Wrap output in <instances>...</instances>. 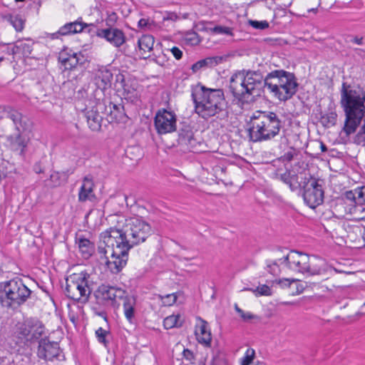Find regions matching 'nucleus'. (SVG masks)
Returning a JSON list of instances; mask_svg holds the SVG:
<instances>
[{"label": "nucleus", "mask_w": 365, "mask_h": 365, "mask_svg": "<svg viewBox=\"0 0 365 365\" xmlns=\"http://www.w3.org/2000/svg\"><path fill=\"white\" fill-rule=\"evenodd\" d=\"M115 232L119 234L120 242H116L115 270L118 272L125 267L130 250L143 242L151 235V227L138 217H126L115 214Z\"/></svg>", "instance_id": "f257e3e1"}, {"label": "nucleus", "mask_w": 365, "mask_h": 365, "mask_svg": "<svg viewBox=\"0 0 365 365\" xmlns=\"http://www.w3.org/2000/svg\"><path fill=\"white\" fill-rule=\"evenodd\" d=\"M340 104L345 114L343 131L347 136L356 132L363 120L365 132V90L360 86H351L343 83Z\"/></svg>", "instance_id": "f03ea898"}, {"label": "nucleus", "mask_w": 365, "mask_h": 365, "mask_svg": "<svg viewBox=\"0 0 365 365\" xmlns=\"http://www.w3.org/2000/svg\"><path fill=\"white\" fill-rule=\"evenodd\" d=\"M191 97L196 113L204 119L217 116L224 119L228 116L227 103L222 89L207 88L198 84L192 90Z\"/></svg>", "instance_id": "7ed1b4c3"}, {"label": "nucleus", "mask_w": 365, "mask_h": 365, "mask_svg": "<svg viewBox=\"0 0 365 365\" xmlns=\"http://www.w3.org/2000/svg\"><path fill=\"white\" fill-rule=\"evenodd\" d=\"M264 88V78L259 71L250 70L239 71L233 73L230 79L229 90L238 103L244 105L254 101Z\"/></svg>", "instance_id": "20e7f679"}, {"label": "nucleus", "mask_w": 365, "mask_h": 365, "mask_svg": "<svg viewBox=\"0 0 365 365\" xmlns=\"http://www.w3.org/2000/svg\"><path fill=\"white\" fill-rule=\"evenodd\" d=\"M249 136L253 142L270 140L279 134L282 121L273 112L257 110L250 118Z\"/></svg>", "instance_id": "39448f33"}, {"label": "nucleus", "mask_w": 365, "mask_h": 365, "mask_svg": "<svg viewBox=\"0 0 365 365\" xmlns=\"http://www.w3.org/2000/svg\"><path fill=\"white\" fill-rule=\"evenodd\" d=\"M31 294V291L19 277L0 283V304L3 307L16 309L26 302Z\"/></svg>", "instance_id": "423d86ee"}, {"label": "nucleus", "mask_w": 365, "mask_h": 365, "mask_svg": "<svg viewBox=\"0 0 365 365\" xmlns=\"http://www.w3.org/2000/svg\"><path fill=\"white\" fill-rule=\"evenodd\" d=\"M279 262L281 264H284V268H286L288 271L307 274L309 276H322V280L327 279L325 269L312 267L309 255L304 252L291 250L286 256L280 258Z\"/></svg>", "instance_id": "0eeeda50"}, {"label": "nucleus", "mask_w": 365, "mask_h": 365, "mask_svg": "<svg viewBox=\"0 0 365 365\" xmlns=\"http://www.w3.org/2000/svg\"><path fill=\"white\" fill-rule=\"evenodd\" d=\"M8 118L12 120L16 132L7 137V141L12 150L24 155L29 142L23 135L28 126L26 118L16 110H10L8 112Z\"/></svg>", "instance_id": "6e6552de"}, {"label": "nucleus", "mask_w": 365, "mask_h": 365, "mask_svg": "<svg viewBox=\"0 0 365 365\" xmlns=\"http://www.w3.org/2000/svg\"><path fill=\"white\" fill-rule=\"evenodd\" d=\"M89 275L86 272L73 274L66 279V294L70 299L81 302H88L91 290L88 286Z\"/></svg>", "instance_id": "1a4fd4ad"}, {"label": "nucleus", "mask_w": 365, "mask_h": 365, "mask_svg": "<svg viewBox=\"0 0 365 365\" xmlns=\"http://www.w3.org/2000/svg\"><path fill=\"white\" fill-rule=\"evenodd\" d=\"M319 180L312 175H304L303 178L302 196L304 202L311 208L314 209L324 202V191Z\"/></svg>", "instance_id": "9d476101"}, {"label": "nucleus", "mask_w": 365, "mask_h": 365, "mask_svg": "<svg viewBox=\"0 0 365 365\" xmlns=\"http://www.w3.org/2000/svg\"><path fill=\"white\" fill-rule=\"evenodd\" d=\"M154 125L160 135L174 132L177 128V116L173 111L159 109L154 118Z\"/></svg>", "instance_id": "9b49d317"}, {"label": "nucleus", "mask_w": 365, "mask_h": 365, "mask_svg": "<svg viewBox=\"0 0 365 365\" xmlns=\"http://www.w3.org/2000/svg\"><path fill=\"white\" fill-rule=\"evenodd\" d=\"M282 74L277 99L280 101H287L296 94L299 83L294 73L283 70Z\"/></svg>", "instance_id": "f8f14e48"}, {"label": "nucleus", "mask_w": 365, "mask_h": 365, "mask_svg": "<svg viewBox=\"0 0 365 365\" xmlns=\"http://www.w3.org/2000/svg\"><path fill=\"white\" fill-rule=\"evenodd\" d=\"M111 230H106L101 233V237L102 241L98 246V252L101 255V260L104 263L108 269L113 272V262L109 258H114V240L111 236Z\"/></svg>", "instance_id": "ddd939ff"}, {"label": "nucleus", "mask_w": 365, "mask_h": 365, "mask_svg": "<svg viewBox=\"0 0 365 365\" xmlns=\"http://www.w3.org/2000/svg\"><path fill=\"white\" fill-rule=\"evenodd\" d=\"M37 355L45 361L62 360L64 357L59 344L55 341H50L46 338L40 340Z\"/></svg>", "instance_id": "4468645a"}, {"label": "nucleus", "mask_w": 365, "mask_h": 365, "mask_svg": "<svg viewBox=\"0 0 365 365\" xmlns=\"http://www.w3.org/2000/svg\"><path fill=\"white\" fill-rule=\"evenodd\" d=\"M275 176L277 179L287 185L292 192L302 189L304 177H300L301 181L299 182V176L294 170H291L289 168H286L284 171L282 169H277Z\"/></svg>", "instance_id": "2eb2a0df"}, {"label": "nucleus", "mask_w": 365, "mask_h": 365, "mask_svg": "<svg viewBox=\"0 0 365 365\" xmlns=\"http://www.w3.org/2000/svg\"><path fill=\"white\" fill-rule=\"evenodd\" d=\"M88 30H90L89 24L83 23L82 19L80 18L73 22L66 24L57 32L51 34V38H57L59 36L74 34L80 32L88 33Z\"/></svg>", "instance_id": "dca6fc26"}, {"label": "nucleus", "mask_w": 365, "mask_h": 365, "mask_svg": "<svg viewBox=\"0 0 365 365\" xmlns=\"http://www.w3.org/2000/svg\"><path fill=\"white\" fill-rule=\"evenodd\" d=\"M135 91V86L130 81L127 73L115 74V95L118 96L120 99L128 97Z\"/></svg>", "instance_id": "f3484780"}, {"label": "nucleus", "mask_w": 365, "mask_h": 365, "mask_svg": "<svg viewBox=\"0 0 365 365\" xmlns=\"http://www.w3.org/2000/svg\"><path fill=\"white\" fill-rule=\"evenodd\" d=\"M125 291L115 287V298L123 300L124 314L128 320L130 321L134 317L135 298L133 296L125 295Z\"/></svg>", "instance_id": "a211bd4d"}, {"label": "nucleus", "mask_w": 365, "mask_h": 365, "mask_svg": "<svg viewBox=\"0 0 365 365\" xmlns=\"http://www.w3.org/2000/svg\"><path fill=\"white\" fill-rule=\"evenodd\" d=\"M282 69L274 70L268 73L264 77V88H267L276 98H277L279 87L282 77Z\"/></svg>", "instance_id": "6ab92c4d"}, {"label": "nucleus", "mask_w": 365, "mask_h": 365, "mask_svg": "<svg viewBox=\"0 0 365 365\" xmlns=\"http://www.w3.org/2000/svg\"><path fill=\"white\" fill-rule=\"evenodd\" d=\"M95 296L101 304L111 306L114 304V287L112 286L101 284L96 290Z\"/></svg>", "instance_id": "aec40b11"}, {"label": "nucleus", "mask_w": 365, "mask_h": 365, "mask_svg": "<svg viewBox=\"0 0 365 365\" xmlns=\"http://www.w3.org/2000/svg\"><path fill=\"white\" fill-rule=\"evenodd\" d=\"M90 129L93 131H98L101 128L103 118L98 110L92 106L91 108H86L83 110Z\"/></svg>", "instance_id": "412c9836"}, {"label": "nucleus", "mask_w": 365, "mask_h": 365, "mask_svg": "<svg viewBox=\"0 0 365 365\" xmlns=\"http://www.w3.org/2000/svg\"><path fill=\"white\" fill-rule=\"evenodd\" d=\"M178 143L180 145L185 146L186 149L193 150L197 145V140L194 138V133L190 126H184L179 131Z\"/></svg>", "instance_id": "4be33fe9"}, {"label": "nucleus", "mask_w": 365, "mask_h": 365, "mask_svg": "<svg viewBox=\"0 0 365 365\" xmlns=\"http://www.w3.org/2000/svg\"><path fill=\"white\" fill-rule=\"evenodd\" d=\"M200 324L197 327L195 334L198 342L204 344L205 346H210L212 341V335L208 324L206 321L200 318Z\"/></svg>", "instance_id": "5701e85b"}, {"label": "nucleus", "mask_w": 365, "mask_h": 365, "mask_svg": "<svg viewBox=\"0 0 365 365\" xmlns=\"http://www.w3.org/2000/svg\"><path fill=\"white\" fill-rule=\"evenodd\" d=\"M224 59L223 56H219L207 57L192 64L191 69L193 73H197L201 69L214 67L221 63Z\"/></svg>", "instance_id": "b1692460"}, {"label": "nucleus", "mask_w": 365, "mask_h": 365, "mask_svg": "<svg viewBox=\"0 0 365 365\" xmlns=\"http://www.w3.org/2000/svg\"><path fill=\"white\" fill-rule=\"evenodd\" d=\"M93 187L92 179L88 176L85 177L78 192V200L80 202L91 200L94 197Z\"/></svg>", "instance_id": "393cba45"}, {"label": "nucleus", "mask_w": 365, "mask_h": 365, "mask_svg": "<svg viewBox=\"0 0 365 365\" xmlns=\"http://www.w3.org/2000/svg\"><path fill=\"white\" fill-rule=\"evenodd\" d=\"M33 43L31 41H18L11 48L9 53L12 55L21 54L24 56H28L33 50Z\"/></svg>", "instance_id": "a878e982"}, {"label": "nucleus", "mask_w": 365, "mask_h": 365, "mask_svg": "<svg viewBox=\"0 0 365 365\" xmlns=\"http://www.w3.org/2000/svg\"><path fill=\"white\" fill-rule=\"evenodd\" d=\"M31 318L16 325L15 334L21 340L31 341Z\"/></svg>", "instance_id": "bb28decb"}, {"label": "nucleus", "mask_w": 365, "mask_h": 365, "mask_svg": "<svg viewBox=\"0 0 365 365\" xmlns=\"http://www.w3.org/2000/svg\"><path fill=\"white\" fill-rule=\"evenodd\" d=\"M31 341L39 339L45 334V327L37 319L31 318Z\"/></svg>", "instance_id": "cd10ccee"}, {"label": "nucleus", "mask_w": 365, "mask_h": 365, "mask_svg": "<svg viewBox=\"0 0 365 365\" xmlns=\"http://www.w3.org/2000/svg\"><path fill=\"white\" fill-rule=\"evenodd\" d=\"M90 30L88 33L91 36L96 35L100 37L105 38L108 41L113 42L114 41V30L111 29H98L93 24H89Z\"/></svg>", "instance_id": "c85d7f7f"}, {"label": "nucleus", "mask_w": 365, "mask_h": 365, "mask_svg": "<svg viewBox=\"0 0 365 365\" xmlns=\"http://www.w3.org/2000/svg\"><path fill=\"white\" fill-rule=\"evenodd\" d=\"M154 43V37L148 34L142 36L138 41L139 49L143 52V54L150 52L153 49Z\"/></svg>", "instance_id": "c756f323"}, {"label": "nucleus", "mask_w": 365, "mask_h": 365, "mask_svg": "<svg viewBox=\"0 0 365 365\" xmlns=\"http://www.w3.org/2000/svg\"><path fill=\"white\" fill-rule=\"evenodd\" d=\"M59 60L64 66L65 69L71 70L75 68L79 63V58L76 53H73L68 56H64V54H61Z\"/></svg>", "instance_id": "7c9ffc66"}, {"label": "nucleus", "mask_w": 365, "mask_h": 365, "mask_svg": "<svg viewBox=\"0 0 365 365\" xmlns=\"http://www.w3.org/2000/svg\"><path fill=\"white\" fill-rule=\"evenodd\" d=\"M78 247L83 255V257L85 258H88L91 257L94 249L93 243L91 242L90 240L85 238L79 239Z\"/></svg>", "instance_id": "2f4dec72"}, {"label": "nucleus", "mask_w": 365, "mask_h": 365, "mask_svg": "<svg viewBox=\"0 0 365 365\" xmlns=\"http://www.w3.org/2000/svg\"><path fill=\"white\" fill-rule=\"evenodd\" d=\"M266 269L274 276L279 275L284 269L287 270L286 268H284V264H281L279 259L274 261L267 260Z\"/></svg>", "instance_id": "473e14b6"}, {"label": "nucleus", "mask_w": 365, "mask_h": 365, "mask_svg": "<svg viewBox=\"0 0 365 365\" xmlns=\"http://www.w3.org/2000/svg\"><path fill=\"white\" fill-rule=\"evenodd\" d=\"M4 19L9 21L16 31H21L24 27V20L19 15L9 14L4 16Z\"/></svg>", "instance_id": "72a5a7b5"}, {"label": "nucleus", "mask_w": 365, "mask_h": 365, "mask_svg": "<svg viewBox=\"0 0 365 365\" xmlns=\"http://www.w3.org/2000/svg\"><path fill=\"white\" fill-rule=\"evenodd\" d=\"M127 195L123 192H115V200H117L120 210L115 212V214L123 215L125 211L128 210V204L127 202Z\"/></svg>", "instance_id": "f704fd0d"}, {"label": "nucleus", "mask_w": 365, "mask_h": 365, "mask_svg": "<svg viewBox=\"0 0 365 365\" xmlns=\"http://www.w3.org/2000/svg\"><path fill=\"white\" fill-rule=\"evenodd\" d=\"M180 318V315H170L167 317L163 321V326L165 329H170L173 327H180L182 326V322H179Z\"/></svg>", "instance_id": "c9c22d12"}, {"label": "nucleus", "mask_w": 365, "mask_h": 365, "mask_svg": "<svg viewBox=\"0 0 365 365\" xmlns=\"http://www.w3.org/2000/svg\"><path fill=\"white\" fill-rule=\"evenodd\" d=\"M242 291H251L256 297L259 296H271L272 290L267 284L258 286L256 289L244 288Z\"/></svg>", "instance_id": "e433bc0d"}, {"label": "nucleus", "mask_w": 365, "mask_h": 365, "mask_svg": "<svg viewBox=\"0 0 365 365\" xmlns=\"http://www.w3.org/2000/svg\"><path fill=\"white\" fill-rule=\"evenodd\" d=\"M99 78L101 79V82L103 84V89L110 88L111 86V81L113 78L112 72L106 68L101 71Z\"/></svg>", "instance_id": "4c0bfd02"}, {"label": "nucleus", "mask_w": 365, "mask_h": 365, "mask_svg": "<svg viewBox=\"0 0 365 365\" xmlns=\"http://www.w3.org/2000/svg\"><path fill=\"white\" fill-rule=\"evenodd\" d=\"M337 114L335 111H330L322 116L323 123L327 126L334 125L336 123Z\"/></svg>", "instance_id": "58836bf2"}, {"label": "nucleus", "mask_w": 365, "mask_h": 365, "mask_svg": "<svg viewBox=\"0 0 365 365\" xmlns=\"http://www.w3.org/2000/svg\"><path fill=\"white\" fill-rule=\"evenodd\" d=\"M255 356V351L253 349H247L245 356L241 359L240 365H250Z\"/></svg>", "instance_id": "ea45409f"}, {"label": "nucleus", "mask_w": 365, "mask_h": 365, "mask_svg": "<svg viewBox=\"0 0 365 365\" xmlns=\"http://www.w3.org/2000/svg\"><path fill=\"white\" fill-rule=\"evenodd\" d=\"M356 195V205H363L365 203V186L355 189Z\"/></svg>", "instance_id": "a19ab883"}, {"label": "nucleus", "mask_w": 365, "mask_h": 365, "mask_svg": "<svg viewBox=\"0 0 365 365\" xmlns=\"http://www.w3.org/2000/svg\"><path fill=\"white\" fill-rule=\"evenodd\" d=\"M128 115L120 111V108L115 105V123H126L128 121Z\"/></svg>", "instance_id": "79ce46f5"}, {"label": "nucleus", "mask_w": 365, "mask_h": 365, "mask_svg": "<svg viewBox=\"0 0 365 365\" xmlns=\"http://www.w3.org/2000/svg\"><path fill=\"white\" fill-rule=\"evenodd\" d=\"M276 283L279 284L282 288L291 287L293 284H297V279L283 278L275 280Z\"/></svg>", "instance_id": "37998d69"}, {"label": "nucleus", "mask_w": 365, "mask_h": 365, "mask_svg": "<svg viewBox=\"0 0 365 365\" xmlns=\"http://www.w3.org/2000/svg\"><path fill=\"white\" fill-rule=\"evenodd\" d=\"M212 34L232 35L230 28L222 26H215L212 29Z\"/></svg>", "instance_id": "c03bdc74"}, {"label": "nucleus", "mask_w": 365, "mask_h": 365, "mask_svg": "<svg viewBox=\"0 0 365 365\" xmlns=\"http://www.w3.org/2000/svg\"><path fill=\"white\" fill-rule=\"evenodd\" d=\"M249 24L256 29L263 30L269 27V23L267 21L250 20Z\"/></svg>", "instance_id": "a18cd8bd"}, {"label": "nucleus", "mask_w": 365, "mask_h": 365, "mask_svg": "<svg viewBox=\"0 0 365 365\" xmlns=\"http://www.w3.org/2000/svg\"><path fill=\"white\" fill-rule=\"evenodd\" d=\"M297 155L298 151L294 148H290L289 150L281 157V159L282 161L290 162L294 159V157Z\"/></svg>", "instance_id": "49530a36"}, {"label": "nucleus", "mask_w": 365, "mask_h": 365, "mask_svg": "<svg viewBox=\"0 0 365 365\" xmlns=\"http://www.w3.org/2000/svg\"><path fill=\"white\" fill-rule=\"evenodd\" d=\"M138 26L140 29L146 30H150L153 26V21L149 19H140L138 23Z\"/></svg>", "instance_id": "de8ad7c7"}, {"label": "nucleus", "mask_w": 365, "mask_h": 365, "mask_svg": "<svg viewBox=\"0 0 365 365\" xmlns=\"http://www.w3.org/2000/svg\"><path fill=\"white\" fill-rule=\"evenodd\" d=\"M354 143L356 145H365V132L363 130L362 126L361 127L357 134L355 135L354 138Z\"/></svg>", "instance_id": "09e8293b"}, {"label": "nucleus", "mask_w": 365, "mask_h": 365, "mask_svg": "<svg viewBox=\"0 0 365 365\" xmlns=\"http://www.w3.org/2000/svg\"><path fill=\"white\" fill-rule=\"evenodd\" d=\"M96 334L98 341L103 343L105 345V346H106L107 341L106 339V336L107 334V331L102 328H99L98 329L96 330Z\"/></svg>", "instance_id": "8fccbe9b"}, {"label": "nucleus", "mask_w": 365, "mask_h": 365, "mask_svg": "<svg viewBox=\"0 0 365 365\" xmlns=\"http://www.w3.org/2000/svg\"><path fill=\"white\" fill-rule=\"evenodd\" d=\"M61 174L58 172H53L50 175V180L53 183V186L60 185L62 182Z\"/></svg>", "instance_id": "3c124183"}, {"label": "nucleus", "mask_w": 365, "mask_h": 365, "mask_svg": "<svg viewBox=\"0 0 365 365\" xmlns=\"http://www.w3.org/2000/svg\"><path fill=\"white\" fill-rule=\"evenodd\" d=\"M125 37L122 31L115 29V46L118 47L125 43Z\"/></svg>", "instance_id": "603ef678"}, {"label": "nucleus", "mask_w": 365, "mask_h": 365, "mask_svg": "<svg viewBox=\"0 0 365 365\" xmlns=\"http://www.w3.org/2000/svg\"><path fill=\"white\" fill-rule=\"evenodd\" d=\"M183 357L188 361H190L191 364L195 363V356L193 352L188 349H185L182 352Z\"/></svg>", "instance_id": "864d4df0"}, {"label": "nucleus", "mask_w": 365, "mask_h": 365, "mask_svg": "<svg viewBox=\"0 0 365 365\" xmlns=\"http://www.w3.org/2000/svg\"><path fill=\"white\" fill-rule=\"evenodd\" d=\"M345 197L346 200H350L352 202H354V204L356 205V201H357V200L355 193V190L346 191L345 192Z\"/></svg>", "instance_id": "5fc2aeb1"}, {"label": "nucleus", "mask_w": 365, "mask_h": 365, "mask_svg": "<svg viewBox=\"0 0 365 365\" xmlns=\"http://www.w3.org/2000/svg\"><path fill=\"white\" fill-rule=\"evenodd\" d=\"M170 51H171L172 54L174 56V57L177 60H180V59L182 58V51L178 47L173 46L170 49Z\"/></svg>", "instance_id": "6e6d98bb"}, {"label": "nucleus", "mask_w": 365, "mask_h": 365, "mask_svg": "<svg viewBox=\"0 0 365 365\" xmlns=\"http://www.w3.org/2000/svg\"><path fill=\"white\" fill-rule=\"evenodd\" d=\"M351 38L350 40V42L361 46L364 43V38L363 36H351Z\"/></svg>", "instance_id": "4d7b16f0"}, {"label": "nucleus", "mask_w": 365, "mask_h": 365, "mask_svg": "<svg viewBox=\"0 0 365 365\" xmlns=\"http://www.w3.org/2000/svg\"><path fill=\"white\" fill-rule=\"evenodd\" d=\"M166 301L164 302L167 305L170 306L175 303L177 296L175 294H168L165 297Z\"/></svg>", "instance_id": "13d9d810"}, {"label": "nucleus", "mask_w": 365, "mask_h": 365, "mask_svg": "<svg viewBox=\"0 0 365 365\" xmlns=\"http://www.w3.org/2000/svg\"><path fill=\"white\" fill-rule=\"evenodd\" d=\"M187 40L189 42H190V43L195 44V45H197V44L200 43V42L199 36L196 33L192 34L190 37L187 38Z\"/></svg>", "instance_id": "bf43d9fd"}, {"label": "nucleus", "mask_w": 365, "mask_h": 365, "mask_svg": "<svg viewBox=\"0 0 365 365\" xmlns=\"http://www.w3.org/2000/svg\"><path fill=\"white\" fill-rule=\"evenodd\" d=\"M333 6H334V4L331 5L330 6H322V3H319L317 8H315V9L313 8V9H308V11L309 12H311V11L315 12L316 11H318L319 9L325 11V10H328L329 9H332Z\"/></svg>", "instance_id": "052dcab7"}, {"label": "nucleus", "mask_w": 365, "mask_h": 365, "mask_svg": "<svg viewBox=\"0 0 365 365\" xmlns=\"http://www.w3.org/2000/svg\"><path fill=\"white\" fill-rule=\"evenodd\" d=\"M34 170L36 173H38V174L42 173L44 171L40 162H37L34 164Z\"/></svg>", "instance_id": "680f3d73"}, {"label": "nucleus", "mask_w": 365, "mask_h": 365, "mask_svg": "<svg viewBox=\"0 0 365 365\" xmlns=\"http://www.w3.org/2000/svg\"><path fill=\"white\" fill-rule=\"evenodd\" d=\"M241 317L244 321H248V320H251L252 319L256 318V316L252 314L250 312H247V313L244 312L243 314L241 316Z\"/></svg>", "instance_id": "e2e57ef3"}, {"label": "nucleus", "mask_w": 365, "mask_h": 365, "mask_svg": "<svg viewBox=\"0 0 365 365\" xmlns=\"http://www.w3.org/2000/svg\"><path fill=\"white\" fill-rule=\"evenodd\" d=\"M178 19V16L174 13L168 14L166 16H163V20H172L175 21Z\"/></svg>", "instance_id": "0e129e2a"}, {"label": "nucleus", "mask_w": 365, "mask_h": 365, "mask_svg": "<svg viewBox=\"0 0 365 365\" xmlns=\"http://www.w3.org/2000/svg\"><path fill=\"white\" fill-rule=\"evenodd\" d=\"M136 150L138 151V153H140V149L138 147H135V148H130L128 149H127L125 150V154L128 156L131 153H132V150Z\"/></svg>", "instance_id": "69168bd1"}, {"label": "nucleus", "mask_w": 365, "mask_h": 365, "mask_svg": "<svg viewBox=\"0 0 365 365\" xmlns=\"http://www.w3.org/2000/svg\"><path fill=\"white\" fill-rule=\"evenodd\" d=\"M298 281L299 280L297 279V284H294V285L296 287V289H297L296 293L300 294L303 291V287L302 285L298 284Z\"/></svg>", "instance_id": "338daca9"}, {"label": "nucleus", "mask_w": 365, "mask_h": 365, "mask_svg": "<svg viewBox=\"0 0 365 365\" xmlns=\"http://www.w3.org/2000/svg\"><path fill=\"white\" fill-rule=\"evenodd\" d=\"M211 23L210 22H208L206 24V25L204 26L203 28V30L207 31V32H210L212 34V27L210 26H211Z\"/></svg>", "instance_id": "774afa93"}]
</instances>
